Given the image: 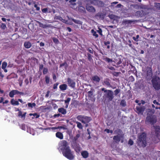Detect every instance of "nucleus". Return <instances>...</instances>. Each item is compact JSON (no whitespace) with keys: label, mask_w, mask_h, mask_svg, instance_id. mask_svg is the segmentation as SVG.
Returning a JSON list of instances; mask_svg holds the SVG:
<instances>
[{"label":"nucleus","mask_w":160,"mask_h":160,"mask_svg":"<svg viewBox=\"0 0 160 160\" xmlns=\"http://www.w3.org/2000/svg\"><path fill=\"white\" fill-rule=\"evenodd\" d=\"M137 143L140 147H145L146 146V135L145 133H142L138 137Z\"/></svg>","instance_id":"1"},{"label":"nucleus","mask_w":160,"mask_h":160,"mask_svg":"<svg viewBox=\"0 0 160 160\" xmlns=\"http://www.w3.org/2000/svg\"><path fill=\"white\" fill-rule=\"evenodd\" d=\"M153 87L157 91L160 89V78L157 76L153 77L151 80Z\"/></svg>","instance_id":"2"},{"label":"nucleus","mask_w":160,"mask_h":160,"mask_svg":"<svg viewBox=\"0 0 160 160\" xmlns=\"http://www.w3.org/2000/svg\"><path fill=\"white\" fill-rule=\"evenodd\" d=\"M62 150V153L66 157L71 160L73 159L74 156L72 154L69 148H67L66 149Z\"/></svg>","instance_id":"3"},{"label":"nucleus","mask_w":160,"mask_h":160,"mask_svg":"<svg viewBox=\"0 0 160 160\" xmlns=\"http://www.w3.org/2000/svg\"><path fill=\"white\" fill-rule=\"evenodd\" d=\"M157 122L156 117L154 116L150 115L147 116L146 119V122H149L152 125Z\"/></svg>","instance_id":"4"},{"label":"nucleus","mask_w":160,"mask_h":160,"mask_svg":"<svg viewBox=\"0 0 160 160\" xmlns=\"http://www.w3.org/2000/svg\"><path fill=\"white\" fill-rule=\"evenodd\" d=\"M105 97L108 98V100L110 101L112 100L114 98L113 92L112 90H108V92L104 94Z\"/></svg>","instance_id":"5"},{"label":"nucleus","mask_w":160,"mask_h":160,"mask_svg":"<svg viewBox=\"0 0 160 160\" xmlns=\"http://www.w3.org/2000/svg\"><path fill=\"white\" fill-rule=\"evenodd\" d=\"M152 69L151 68H148L147 69L146 78L147 80H150L152 78Z\"/></svg>","instance_id":"6"},{"label":"nucleus","mask_w":160,"mask_h":160,"mask_svg":"<svg viewBox=\"0 0 160 160\" xmlns=\"http://www.w3.org/2000/svg\"><path fill=\"white\" fill-rule=\"evenodd\" d=\"M152 130H154L156 135L158 136L160 134V127L158 126L153 125L151 127Z\"/></svg>","instance_id":"7"},{"label":"nucleus","mask_w":160,"mask_h":160,"mask_svg":"<svg viewBox=\"0 0 160 160\" xmlns=\"http://www.w3.org/2000/svg\"><path fill=\"white\" fill-rule=\"evenodd\" d=\"M145 109V108L144 106L142 107H137L136 108V111L138 114H142Z\"/></svg>","instance_id":"8"},{"label":"nucleus","mask_w":160,"mask_h":160,"mask_svg":"<svg viewBox=\"0 0 160 160\" xmlns=\"http://www.w3.org/2000/svg\"><path fill=\"white\" fill-rule=\"evenodd\" d=\"M105 16V15L102 12H99L95 15L94 17L96 18L97 19H103L104 18Z\"/></svg>","instance_id":"9"},{"label":"nucleus","mask_w":160,"mask_h":160,"mask_svg":"<svg viewBox=\"0 0 160 160\" xmlns=\"http://www.w3.org/2000/svg\"><path fill=\"white\" fill-rule=\"evenodd\" d=\"M86 8L87 10L89 12H94L96 11L95 8L92 6H90L87 5L86 7Z\"/></svg>","instance_id":"10"},{"label":"nucleus","mask_w":160,"mask_h":160,"mask_svg":"<svg viewBox=\"0 0 160 160\" xmlns=\"http://www.w3.org/2000/svg\"><path fill=\"white\" fill-rule=\"evenodd\" d=\"M68 143L66 141H62V148H61V150H63L66 149L67 148H69V147L68 146Z\"/></svg>","instance_id":"11"},{"label":"nucleus","mask_w":160,"mask_h":160,"mask_svg":"<svg viewBox=\"0 0 160 160\" xmlns=\"http://www.w3.org/2000/svg\"><path fill=\"white\" fill-rule=\"evenodd\" d=\"M114 132L120 137L121 138H123V134H122V130L120 129H117L114 131Z\"/></svg>","instance_id":"12"},{"label":"nucleus","mask_w":160,"mask_h":160,"mask_svg":"<svg viewBox=\"0 0 160 160\" xmlns=\"http://www.w3.org/2000/svg\"><path fill=\"white\" fill-rule=\"evenodd\" d=\"M105 4L102 1L97 0L96 6L98 7H102L104 6Z\"/></svg>","instance_id":"13"},{"label":"nucleus","mask_w":160,"mask_h":160,"mask_svg":"<svg viewBox=\"0 0 160 160\" xmlns=\"http://www.w3.org/2000/svg\"><path fill=\"white\" fill-rule=\"evenodd\" d=\"M68 84H69L70 86L72 88H74L75 85V82L72 80L70 78L68 79Z\"/></svg>","instance_id":"14"},{"label":"nucleus","mask_w":160,"mask_h":160,"mask_svg":"<svg viewBox=\"0 0 160 160\" xmlns=\"http://www.w3.org/2000/svg\"><path fill=\"white\" fill-rule=\"evenodd\" d=\"M139 8L142 9L150 10V8L148 6L141 4L139 5Z\"/></svg>","instance_id":"15"},{"label":"nucleus","mask_w":160,"mask_h":160,"mask_svg":"<svg viewBox=\"0 0 160 160\" xmlns=\"http://www.w3.org/2000/svg\"><path fill=\"white\" fill-rule=\"evenodd\" d=\"M88 153L87 151H84L81 152V155L84 158H87L88 156Z\"/></svg>","instance_id":"16"},{"label":"nucleus","mask_w":160,"mask_h":160,"mask_svg":"<svg viewBox=\"0 0 160 160\" xmlns=\"http://www.w3.org/2000/svg\"><path fill=\"white\" fill-rule=\"evenodd\" d=\"M121 138H122L121 137L118 135H116L113 137V139L115 140V142L116 143H117L120 141Z\"/></svg>","instance_id":"17"},{"label":"nucleus","mask_w":160,"mask_h":160,"mask_svg":"<svg viewBox=\"0 0 160 160\" xmlns=\"http://www.w3.org/2000/svg\"><path fill=\"white\" fill-rule=\"evenodd\" d=\"M153 103L155 105L156 109H160V103L158 102H157L156 100H154L153 101Z\"/></svg>","instance_id":"18"},{"label":"nucleus","mask_w":160,"mask_h":160,"mask_svg":"<svg viewBox=\"0 0 160 160\" xmlns=\"http://www.w3.org/2000/svg\"><path fill=\"white\" fill-rule=\"evenodd\" d=\"M134 21L131 20H124L122 22V24L126 25L127 24H131Z\"/></svg>","instance_id":"19"},{"label":"nucleus","mask_w":160,"mask_h":160,"mask_svg":"<svg viewBox=\"0 0 160 160\" xmlns=\"http://www.w3.org/2000/svg\"><path fill=\"white\" fill-rule=\"evenodd\" d=\"M24 46L26 48H29L31 47V44L29 42H25L24 43Z\"/></svg>","instance_id":"20"},{"label":"nucleus","mask_w":160,"mask_h":160,"mask_svg":"<svg viewBox=\"0 0 160 160\" xmlns=\"http://www.w3.org/2000/svg\"><path fill=\"white\" fill-rule=\"evenodd\" d=\"M58 111L63 114H65L66 113V110L63 108H59L58 109Z\"/></svg>","instance_id":"21"},{"label":"nucleus","mask_w":160,"mask_h":160,"mask_svg":"<svg viewBox=\"0 0 160 160\" xmlns=\"http://www.w3.org/2000/svg\"><path fill=\"white\" fill-rule=\"evenodd\" d=\"M67 88V85L66 84H63L59 86L60 88L62 91L65 90Z\"/></svg>","instance_id":"22"},{"label":"nucleus","mask_w":160,"mask_h":160,"mask_svg":"<svg viewBox=\"0 0 160 160\" xmlns=\"http://www.w3.org/2000/svg\"><path fill=\"white\" fill-rule=\"evenodd\" d=\"M135 16L140 17H142V16H144L142 13V12L141 11H137L135 13Z\"/></svg>","instance_id":"23"},{"label":"nucleus","mask_w":160,"mask_h":160,"mask_svg":"<svg viewBox=\"0 0 160 160\" xmlns=\"http://www.w3.org/2000/svg\"><path fill=\"white\" fill-rule=\"evenodd\" d=\"M56 136L57 137L59 138L60 139H62L63 138L62 133L59 132H58L56 133Z\"/></svg>","instance_id":"24"},{"label":"nucleus","mask_w":160,"mask_h":160,"mask_svg":"<svg viewBox=\"0 0 160 160\" xmlns=\"http://www.w3.org/2000/svg\"><path fill=\"white\" fill-rule=\"evenodd\" d=\"M108 17L110 19L113 20H115L116 18H119L118 16L112 14L109 15Z\"/></svg>","instance_id":"25"},{"label":"nucleus","mask_w":160,"mask_h":160,"mask_svg":"<svg viewBox=\"0 0 160 160\" xmlns=\"http://www.w3.org/2000/svg\"><path fill=\"white\" fill-rule=\"evenodd\" d=\"M69 20H72L73 21L76 23H77V24H82V22L80 21L74 19L72 18H69Z\"/></svg>","instance_id":"26"},{"label":"nucleus","mask_w":160,"mask_h":160,"mask_svg":"<svg viewBox=\"0 0 160 160\" xmlns=\"http://www.w3.org/2000/svg\"><path fill=\"white\" fill-rule=\"evenodd\" d=\"M97 0H90L88 1V4H91L96 5Z\"/></svg>","instance_id":"27"},{"label":"nucleus","mask_w":160,"mask_h":160,"mask_svg":"<svg viewBox=\"0 0 160 160\" xmlns=\"http://www.w3.org/2000/svg\"><path fill=\"white\" fill-rule=\"evenodd\" d=\"M149 10H145V9H142L141 10L142 12V13L143 14V16H144L148 13V11Z\"/></svg>","instance_id":"28"},{"label":"nucleus","mask_w":160,"mask_h":160,"mask_svg":"<svg viewBox=\"0 0 160 160\" xmlns=\"http://www.w3.org/2000/svg\"><path fill=\"white\" fill-rule=\"evenodd\" d=\"M11 102V104L12 105H18L19 104L18 102L15 101L13 99H12Z\"/></svg>","instance_id":"29"},{"label":"nucleus","mask_w":160,"mask_h":160,"mask_svg":"<svg viewBox=\"0 0 160 160\" xmlns=\"http://www.w3.org/2000/svg\"><path fill=\"white\" fill-rule=\"evenodd\" d=\"M83 119L86 123L88 122L91 120L90 118L88 117H84Z\"/></svg>","instance_id":"30"},{"label":"nucleus","mask_w":160,"mask_h":160,"mask_svg":"<svg viewBox=\"0 0 160 160\" xmlns=\"http://www.w3.org/2000/svg\"><path fill=\"white\" fill-rule=\"evenodd\" d=\"M14 94H20L21 95H24V93L22 92H20L17 90H13Z\"/></svg>","instance_id":"31"},{"label":"nucleus","mask_w":160,"mask_h":160,"mask_svg":"<svg viewBox=\"0 0 160 160\" xmlns=\"http://www.w3.org/2000/svg\"><path fill=\"white\" fill-rule=\"evenodd\" d=\"M93 80L94 81H96L97 82H99L100 80V79L98 76H95L92 77Z\"/></svg>","instance_id":"32"},{"label":"nucleus","mask_w":160,"mask_h":160,"mask_svg":"<svg viewBox=\"0 0 160 160\" xmlns=\"http://www.w3.org/2000/svg\"><path fill=\"white\" fill-rule=\"evenodd\" d=\"M40 27H42L43 28H46L48 27H50V25H44L42 23H41V24H40V25H39Z\"/></svg>","instance_id":"33"},{"label":"nucleus","mask_w":160,"mask_h":160,"mask_svg":"<svg viewBox=\"0 0 160 160\" xmlns=\"http://www.w3.org/2000/svg\"><path fill=\"white\" fill-rule=\"evenodd\" d=\"M120 105L122 107H124L126 106V102H125L124 100H122L120 103Z\"/></svg>","instance_id":"34"},{"label":"nucleus","mask_w":160,"mask_h":160,"mask_svg":"<svg viewBox=\"0 0 160 160\" xmlns=\"http://www.w3.org/2000/svg\"><path fill=\"white\" fill-rule=\"evenodd\" d=\"M91 32L93 33V35L95 36L96 38H97L98 37V34H96V32L93 29L91 30Z\"/></svg>","instance_id":"35"},{"label":"nucleus","mask_w":160,"mask_h":160,"mask_svg":"<svg viewBox=\"0 0 160 160\" xmlns=\"http://www.w3.org/2000/svg\"><path fill=\"white\" fill-rule=\"evenodd\" d=\"M7 65V63L5 62H3L2 63V69H5Z\"/></svg>","instance_id":"36"},{"label":"nucleus","mask_w":160,"mask_h":160,"mask_svg":"<svg viewBox=\"0 0 160 160\" xmlns=\"http://www.w3.org/2000/svg\"><path fill=\"white\" fill-rule=\"evenodd\" d=\"M130 7H132L136 9L139 8V5L138 4H132L130 5Z\"/></svg>","instance_id":"37"},{"label":"nucleus","mask_w":160,"mask_h":160,"mask_svg":"<svg viewBox=\"0 0 160 160\" xmlns=\"http://www.w3.org/2000/svg\"><path fill=\"white\" fill-rule=\"evenodd\" d=\"M155 7L157 9H160V3H155Z\"/></svg>","instance_id":"38"},{"label":"nucleus","mask_w":160,"mask_h":160,"mask_svg":"<svg viewBox=\"0 0 160 160\" xmlns=\"http://www.w3.org/2000/svg\"><path fill=\"white\" fill-rule=\"evenodd\" d=\"M76 123L77 124V127L80 129H82V127L81 123L78 122H77Z\"/></svg>","instance_id":"39"},{"label":"nucleus","mask_w":160,"mask_h":160,"mask_svg":"<svg viewBox=\"0 0 160 160\" xmlns=\"http://www.w3.org/2000/svg\"><path fill=\"white\" fill-rule=\"evenodd\" d=\"M0 27L3 29H5L6 28V25L3 23H2L1 25H0Z\"/></svg>","instance_id":"40"},{"label":"nucleus","mask_w":160,"mask_h":160,"mask_svg":"<svg viewBox=\"0 0 160 160\" xmlns=\"http://www.w3.org/2000/svg\"><path fill=\"white\" fill-rule=\"evenodd\" d=\"M120 90L119 89H117L114 91V95L116 96L120 92Z\"/></svg>","instance_id":"41"},{"label":"nucleus","mask_w":160,"mask_h":160,"mask_svg":"<svg viewBox=\"0 0 160 160\" xmlns=\"http://www.w3.org/2000/svg\"><path fill=\"white\" fill-rule=\"evenodd\" d=\"M15 95L13 92V90L11 91L9 94V96L11 98H12L14 96V95Z\"/></svg>","instance_id":"42"},{"label":"nucleus","mask_w":160,"mask_h":160,"mask_svg":"<svg viewBox=\"0 0 160 160\" xmlns=\"http://www.w3.org/2000/svg\"><path fill=\"white\" fill-rule=\"evenodd\" d=\"M104 82L107 86L111 87L109 82L107 80L104 81Z\"/></svg>","instance_id":"43"},{"label":"nucleus","mask_w":160,"mask_h":160,"mask_svg":"<svg viewBox=\"0 0 160 160\" xmlns=\"http://www.w3.org/2000/svg\"><path fill=\"white\" fill-rule=\"evenodd\" d=\"M83 116L81 115H79L77 117V118L79 121H81L82 119H83Z\"/></svg>","instance_id":"44"},{"label":"nucleus","mask_w":160,"mask_h":160,"mask_svg":"<svg viewBox=\"0 0 160 160\" xmlns=\"http://www.w3.org/2000/svg\"><path fill=\"white\" fill-rule=\"evenodd\" d=\"M80 135L79 134H78L76 135V136L74 137V141H76L80 137Z\"/></svg>","instance_id":"45"},{"label":"nucleus","mask_w":160,"mask_h":160,"mask_svg":"<svg viewBox=\"0 0 160 160\" xmlns=\"http://www.w3.org/2000/svg\"><path fill=\"white\" fill-rule=\"evenodd\" d=\"M79 9L80 10H81L82 12H84V13H85L86 12V11H85V8L83 7H79Z\"/></svg>","instance_id":"46"},{"label":"nucleus","mask_w":160,"mask_h":160,"mask_svg":"<svg viewBox=\"0 0 160 160\" xmlns=\"http://www.w3.org/2000/svg\"><path fill=\"white\" fill-rule=\"evenodd\" d=\"M75 1H76V0H70L69 1V2L72 5H74L76 4V3H74Z\"/></svg>","instance_id":"47"},{"label":"nucleus","mask_w":160,"mask_h":160,"mask_svg":"<svg viewBox=\"0 0 160 160\" xmlns=\"http://www.w3.org/2000/svg\"><path fill=\"white\" fill-rule=\"evenodd\" d=\"M45 81L47 84L49 83V78L48 76H46L45 77Z\"/></svg>","instance_id":"48"},{"label":"nucleus","mask_w":160,"mask_h":160,"mask_svg":"<svg viewBox=\"0 0 160 160\" xmlns=\"http://www.w3.org/2000/svg\"><path fill=\"white\" fill-rule=\"evenodd\" d=\"M52 40L55 43H57L58 42V40L55 38H52Z\"/></svg>","instance_id":"49"},{"label":"nucleus","mask_w":160,"mask_h":160,"mask_svg":"<svg viewBox=\"0 0 160 160\" xmlns=\"http://www.w3.org/2000/svg\"><path fill=\"white\" fill-rule=\"evenodd\" d=\"M106 61H107L108 62H112V59L109 58H106Z\"/></svg>","instance_id":"50"},{"label":"nucleus","mask_w":160,"mask_h":160,"mask_svg":"<svg viewBox=\"0 0 160 160\" xmlns=\"http://www.w3.org/2000/svg\"><path fill=\"white\" fill-rule=\"evenodd\" d=\"M133 142L131 139H130L128 141V144L130 145H132L133 144Z\"/></svg>","instance_id":"51"},{"label":"nucleus","mask_w":160,"mask_h":160,"mask_svg":"<svg viewBox=\"0 0 160 160\" xmlns=\"http://www.w3.org/2000/svg\"><path fill=\"white\" fill-rule=\"evenodd\" d=\"M88 96L90 97H91V96L93 95V91H89L88 92Z\"/></svg>","instance_id":"52"},{"label":"nucleus","mask_w":160,"mask_h":160,"mask_svg":"<svg viewBox=\"0 0 160 160\" xmlns=\"http://www.w3.org/2000/svg\"><path fill=\"white\" fill-rule=\"evenodd\" d=\"M88 58L89 61H91L92 59L91 58V55L89 53H88Z\"/></svg>","instance_id":"53"},{"label":"nucleus","mask_w":160,"mask_h":160,"mask_svg":"<svg viewBox=\"0 0 160 160\" xmlns=\"http://www.w3.org/2000/svg\"><path fill=\"white\" fill-rule=\"evenodd\" d=\"M71 100V98H67V99L65 101V103H68Z\"/></svg>","instance_id":"54"},{"label":"nucleus","mask_w":160,"mask_h":160,"mask_svg":"<svg viewBox=\"0 0 160 160\" xmlns=\"http://www.w3.org/2000/svg\"><path fill=\"white\" fill-rule=\"evenodd\" d=\"M99 30L97 31L99 33V34L101 35H102V30L101 28H98Z\"/></svg>","instance_id":"55"},{"label":"nucleus","mask_w":160,"mask_h":160,"mask_svg":"<svg viewBox=\"0 0 160 160\" xmlns=\"http://www.w3.org/2000/svg\"><path fill=\"white\" fill-rule=\"evenodd\" d=\"M65 65L66 67H67L68 66V64L66 63L65 62L62 63L60 65V67H62L63 66H64Z\"/></svg>","instance_id":"56"},{"label":"nucleus","mask_w":160,"mask_h":160,"mask_svg":"<svg viewBox=\"0 0 160 160\" xmlns=\"http://www.w3.org/2000/svg\"><path fill=\"white\" fill-rule=\"evenodd\" d=\"M48 69L46 68H44L43 70V73L44 74H46L48 72Z\"/></svg>","instance_id":"57"},{"label":"nucleus","mask_w":160,"mask_h":160,"mask_svg":"<svg viewBox=\"0 0 160 160\" xmlns=\"http://www.w3.org/2000/svg\"><path fill=\"white\" fill-rule=\"evenodd\" d=\"M48 9L47 8H45L44 9H43L42 10V12L44 13H46L48 12Z\"/></svg>","instance_id":"58"},{"label":"nucleus","mask_w":160,"mask_h":160,"mask_svg":"<svg viewBox=\"0 0 160 160\" xmlns=\"http://www.w3.org/2000/svg\"><path fill=\"white\" fill-rule=\"evenodd\" d=\"M88 50L89 51V52H90L91 53H93V50L92 48H89L88 49Z\"/></svg>","instance_id":"59"},{"label":"nucleus","mask_w":160,"mask_h":160,"mask_svg":"<svg viewBox=\"0 0 160 160\" xmlns=\"http://www.w3.org/2000/svg\"><path fill=\"white\" fill-rule=\"evenodd\" d=\"M58 85V83H56L54 84L53 85V88L54 89H56L57 88V86Z\"/></svg>","instance_id":"60"},{"label":"nucleus","mask_w":160,"mask_h":160,"mask_svg":"<svg viewBox=\"0 0 160 160\" xmlns=\"http://www.w3.org/2000/svg\"><path fill=\"white\" fill-rule=\"evenodd\" d=\"M33 115L34 117L35 116H36V118H38L39 117V115H38L36 113H35L34 114H33Z\"/></svg>","instance_id":"61"},{"label":"nucleus","mask_w":160,"mask_h":160,"mask_svg":"<svg viewBox=\"0 0 160 160\" xmlns=\"http://www.w3.org/2000/svg\"><path fill=\"white\" fill-rule=\"evenodd\" d=\"M102 90L104 92L106 93L108 91V90H105V88H103L102 89Z\"/></svg>","instance_id":"62"},{"label":"nucleus","mask_w":160,"mask_h":160,"mask_svg":"<svg viewBox=\"0 0 160 160\" xmlns=\"http://www.w3.org/2000/svg\"><path fill=\"white\" fill-rule=\"evenodd\" d=\"M22 115V112L21 111H19V112H18V116H21Z\"/></svg>","instance_id":"63"},{"label":"nucleus","mask_w":160,"mask_h":160,"mask_svg":"<svg viewBox=\"0 0 160 160\" xmlns=\"http://www.w3.org/2000/svg\"><path fill=\"white\" fill-rule=\"evenodd\" d=\"M67 29L68 30L69 32H71L72 31L71 29L69 27H67Z\"/></svg>","instance_id":"64"}]
</instances>
